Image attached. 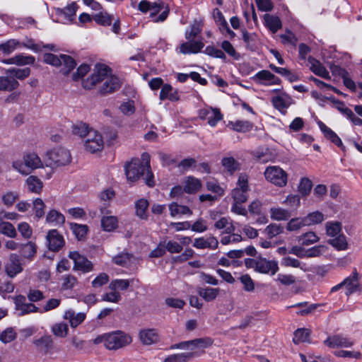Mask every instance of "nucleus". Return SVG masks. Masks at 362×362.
Returning <instances> with one entry per match:
<instances>
[{"instance_id": "obj_38", "label": "nucleus", "mask_w": 362, "mask_h": 362, "mask_svg": "<svg viewBox=\"0 0 362 362\" xmlns=\"http://www.w3.org/2000/svg\"><path fill=\"white\" fill-rule=\"evenodd\" d=\"M265 25L273 33H275L281 28V21L279 17L265 14L264 16Z\"/></svg>"}, {"instance_id": "obj_35", "label": "nucleus", "mask_w": 362, "mask_h": 362, "mask_svg": "<svg viewBox=\"0 0 362 362\" xmlns=\"http://www.w3.org/2000/svg\"><path fill=\"white\" fill-rule=\"evenodd\" d=\"M46 222L54 226H62L65 222V217L59 211L52 209L46 216Z\"/></svg>"}, {"instance_id": "obj_8", "label": "nucleus", "mask_w": 362, "mask_h": 362, "mask_svg": "<svg viewBox=\"0 0 362 362\" xmlns=\"http://www.w3.org/2000/svg\"><path fill=\"white\" fill-rule=\"evenodd\" d=\"M266 180L279 187H284L288 182V174L277 165H270L266 168L264 173Z\"/></svg>"}, {"instance_id": "obj_50", "label": "nucleus", "mask_w": 362, "mask_h": 362, "mask_svg": "<svg viewBox=\"0 0 362 362\" xmlns=\"http://www.w3.org/2000/svg\"><path fill=\"white\" fill-rule=\"evenodd\" d=\"M284 232V228L277 223H271L264 229V233L269 238H273Z\"/></svg>"}, {"instance_id": "obj_60", "label": "nucleus", "mask_w": 362, "mask_h": 362, "mask_svg": "<svg viewBox=\"0 0 362 362\" xmlns=\"http://www.w3.org/2000/svg\"><path fill=\"white\" fill-rule=\"evenodd\" d=\"M33 211L37 218H42L45 215V204L42 199L36 198L33 202Z\"/></svg>"}, {"instance_id": "obj_56", "label": "nucleus", "mask_w": 362, "mask_h": 362, "mask_svg": "<svg viewBox=\"0 0 362 362\" xmlns=\"http://www.w3.org/2000/svg\"><path fill=\"white\" fill-rule=\"evenodd\" d=\"M221 163L225 169L230 173H233L239 169V163L232 157L223 158Z\"/></svg>"}, {"instance_id": "obj_37", "label": "nucleus", "mask_w": 362, "mask_h": 362, "mask_svg": "<svg viewBox=\"0 0 362 362\" xmlns=\"http://www.w3.org/2000/svg\"><path fill=\"white\" fill-rule=\"evenodd\" d=\"M304 218V225L306 226H311L313 225L321 223L325 220V215L319 211H315L311 213H309Z\"/></svg>"}, {"instance_id": "obj_1", "label": "nucleus", "mask_w": 362, "mask_h": 362, "mask_svg": "<svg viewBox=\"0 0 362 362\" xmlns=\"http://www.w3.org/2000/svg\"><path fill=\"white\" fill-rule=\"evenodd\" d=\"M104 81L100 88L102 93H111L119 88V79L111 75L110 69L105 64H96L93 74L83 81L82 86L85 89H92L100 82Z\"/></svg>"}, {"instance_id": "obj_33", "label": "nucleus", "mask_w": 362, "mask_h": 362, "mask_svg": "<svg viewBox=\"0 0 362 362\" xmlns=\"http://www.w3.org/2000/svg\"><path fill=\"white\" fill-rule=\"evenodd\" d=\"M198 294L206 302L215 300L219 295V288L205 287L199 288L197 291Z\"/></svg>"}, {"instance_id": "obj_32", "label": "nucleus", "mask_w": 362, "mask_h": 362, "mask_svg": "<svg viewBox=\"0 0 362 362\" xmlns=\"http://www.w3.org/2000/svg\"><path fill=\"white\" fill-rule=\"evenodd\" d=\"M160 100L168 99L170 101L175 102L180 99L177 90H173V87L169 84H164L160 90Z\"/></svg>"}, {"instance_id": "obj_11", "label": "nucleus", "mask_w": 362, "mask_h": 362, "mask_svg": "<svg viewBox=\"0 0 362 362\" xmlns=\"http://www.w3.org/2000/svg\"><path fill=\"white\" fill-rule=\"evenodd\" d=\"M145 170L146 165H143L139 159H132L125 165V174L130 182L137 180Z\"/></svg>"}, {"instance_id": "obj_26", "label": "nucleus", "mask_w": 362, "mask_h": 362, "mask_svg": "<svg viewBox=\"0 0 362 362\" xmlns=\"http://www.w3.org/2000/svg\"><path fill=\"white\" fill-rule=\"evenodd\" d=\"M310 69L315 74L325 79H330L331 76L326 68L314 58L309 57Z\"/></svg>"}, {"instance_id": "obj_28", "label": "nucleus", "mask_w": 362, "mask_h": 362, "mask_svg": "<svg viewBox=\"0 0 362 362\" xmlns=\"http://www.w3.org/2000/svg\"><path fill=\"white\" fill-rule=\"evenodd\" d=\"M202 186L201 180L193 176L187 177L184 181V191L187 194H195Z\"/></svg>"}, {"instance_id": "obj_21", "label": "nucleus", "mask_w": 362, "mask_h": 362, "mask_svg": "<svg viewBox=\"0 0 362 362\" xmlns=\"http://www.w3.org/2000/svg\"><path fill=\"white\" fill-rule=\"evenodd\" d=\"M33 344L37 350L42 354H52L53 341L51 337L45 335L39 339H34Z\"/></svg>"}, {"instance_id": "obj_53", "label": "nucleus", "mask_w": 362, "mask_h": 362, "mask_svg": "<svg viewBox=\"0 0 362 362\" xmlns=\"http://www.w3.org/2000/svg\"><path fill=\"white\" fill-rule=\"evenodd\" d=\"M36 252L37 246L34 243L31 241L25 244L21 249L23 257L27 259L33 258L35 255Z\"/></svg>"}, {"instance_id": "obj_41", "label": "nucleus", "mask_w": 362, "mask_h": 362, "mask_svg": "<svg viewBox=\"0 0 362 362\" xmlns=\"http://www.w3.org/2000/svg\"><path fill=\"white\" fill-rule=\"evenodd\" d=\"M148 202L146 199H140L135 203L136 215L141 219H147Z\"/></svg>"}, {"instance_id": "obj_22", "label": "nucleus", "mask_w": 362, "mask_h": 362, "mask_svg": "<svg viewBox=\"0 0 362 362\" xmlns=\"http://www.w3.org/2000/svg\"><path fill=\"white\" fill-rule=\"evenodd\" d=\"M218 241L214 236L201 237L194 239L193 246L197 249L215 250L218 247Z\"/></svg>"}, {"instance_id": "obj_52", "label": "nucleus", "mask_w": 362, "mask_h": 362, "mask_svg": "<svg viewBox=\"0 0 362 362\" xmlns=\"http://www.w3.org/2000/svg\"><path fill=\"white\" fill-rule=\"evenodd\" d=\"M120 112L127 116L132 115L136 110L134 101L132 100H127L121 103L119 107Z\"/></svg>"}, {"instance_id": "obj_17", "label": "nucleus", "mask_w": 362, "mask_h": 362, "mask_svg": "<svg viewBox=\"0 0 362 362\" xmlns=\"http://www.w3.org/2000/svg\"><path fill=\"white\" fill-rule=\"evenodd\" d=\"M293 102L292 98L284 91H280L279 94L272 98L274 107L283 113L286 112Z\"/></svg>"}, {"instance_id": "obj_48", "label": "nucleus", "mask_w": 362, "mask_h": 362, "mask_svg": "<svg viewBox=\"0 0 362 362\" xmlns=\"http://www.w3.org/2000/svg\"><path fill=\"white\" fill-rule=\"evenodd\" d=\"M319 240V237L316 235L315 233L313 231H310L301 235L299 237L298 241L303 245H310L317 243Z\"/></svg>"}, {"instance_id": "obj_27", "label": "nucleus", "mask_w": 362, "mask_h": 362, "mask_svg": "<svg viewBox=\"0 0 362 362\" xmlns=\"http://www.w3.org/2000/svg\"><path fill=\"white\" fill-rule=\"evenodd\" d=\"M139 339L144 344L150 345L159 340L158 332L154 329H145L139 332Z\"/></svg>"}, {"instance_id": "obj_63", "label": "nucleus", "mask_w": 362, "mask_h": 362, "mask_svg": "<svg viewBox=\"0 0 362 362\" xmlns=\"http://www.w3.org/2000/svg\"><path fill=\"white\" fill-rule=\"evenodd\" d=\"M312 182L307 177H303L300 180L298 185V192L302 196H307L311 191Z\"/></svg>"}, {"instance_id": "obj_19", "label": "nucleus", "mask_w": 362, "mask_h": 362, "mask_svg": "<svg viewBox=\"0 0 362 362\" xmlns=\"http://www.w3.org/2000/svg\"><path fill=\"white\" fill-rule=\"evenodd\" d=\"M279 270L278 262L275 260L259 259L256 264V272L274 275Z\"/></svg>"}, {"instance_id": "obj_54", "label": "nucleus", "mask_w": 362, "mask_h": 362, "mask_svg": "<svg viewBox=\"0 0 362 362\" xmlns=\"http://www.w3.org/2000/svg\"><path fill=\"white\" fill-rule=\"evenodd\" d=\"M90 131L88 125L83 122H78L72 126V133L81 138L86 137Z\"/></svg>"}, {"instance_id": "obj_34", "label": "nucleus", "mask_w": 362, "mask_h": 362, "mask_svg": "<svg viewBox=\"0 0 362 362\" xmlns=\"http://www.w3.org/2000/svg\"><path fill=\"white\" fill-rule=\"evenodd\" d=\"M78 8V5L75 2H72L63 9H57V13L59 16H63L66 21L71 22L76 16Z\"/></svg>"}, {"instance_id": "obj_13", "label": "nucleus", "mask_w": 362, "mask_h": 362, "mask_svg": "<svg viewBox=\"0 0 362 362\" xmlns=\"http://www.w3.org/2000/svg\"><path fill=\"white\" fill-rule=\"evenodd\" d=\"M252 79L256 83L266 86L277 85L281 83V79L268 70H262L255 74Z\"/></svg>"}, {"instance_id": "obj_45", "label": "nucleus", "mask_w": 362, "mask_h": 362, "mask_svg": "<svg viewBox=\"0 0 362 362\" xmlns=\"http://www.w3.org/2000/svg\"><path fill=\"white\" fill-rule=\"evenodd\" d=\"M21 298L16 299V309L20 312V315H25L30 313H34L37 310V308L33 303H21Z\"/></svg>"}, {"instance_id": "obj_46", "label": "nucleus", "mask_w": 362, "mask_h": 362, "mask_svg": "<svg viewBox=\"0 0 362 362\" xmlns=\"http://www.w3.org/2000/svg\"><path fill=\"white\" fill-rule=\"evenodd\" d=\"M206 187L207 190L216 194V196L222 197L225 194V189L222 187L218 181L209 180L206 182Z\"/></svg>"}, {"instance_id": "obj_36", "label": "nucleus", "mask_w": 362, "mask_h": 362, "mask_svg": "<svg viewBox=\"0 0 362 362\" xmlns=\"http://www.w3.org/2000/svg\"><path fill=\"white\" fill-rule=\"evenodd\" d=\"M270 217L275 221H286L291 217V212L281 207H272L269 210Z\"/></svg>"}, {"instance_id": "obj_23", "label": "nucleus", "mask_w": 362, "mask_h": 362, "mask_svg": "<svg viewBox=\"0 0 362 362\" xmlns=\"http://www.w3.org/2000/svg\"><path fill=\"white\" fill-rule=\"evenodd\" d=\"M85 313H76L74 310L69 309L65 311L64 319L69 321L71 327L75 328L81 324L86 319Z\"/></svg>"}, {"instance_id": "obj_43", "label": "nucleus", "mask_w": 362, "mask_h": 362, "mask_svg": "<svg viewBox=\"0 0 362 362\" xmlns=\"http://www.w3.org/2000/svg\"><path fill=\"white\" fill-rule=\"evenodd\" d=\"M76 65V64L71 57L62 54V65L60 66H62L61 71L63 74L67 75L75 68Z\"/></svg>"}, {"instance_id": "obj_30", "label": "nucleus", "mask_w": 362, "mask_h": 362, "mask_svg": "<svg viewBox=\"0 0 362 362\" xmlns=\"http://www.w3.org/2000/svg\"><path fill=\"white\" fill-rule=\"evenodd\" d=\"M101 226L105 231L111 232L118 226V219L117 216L104 214L101 218Z\"/></svg>"}, {"instance_id": "obj_3", "label": "nucleus", "mask_w": 362, "mask_h": 362, "mask_svg": "<svg viewBox=\"0 0 362 362\" xmlns=\"http://www.w3.org/2000/svg\"><path fill=\"white\" fill-rule=\"evenodd\" d=\"M137 10L142 13H149V18L153 23L164 22L169 15V8L161 0L149 1L141 0L137 5Z\"/></svg>"}, {"instance_id": "obj_44", "label": "nucleus", "mask_w": 362, "mask_h": 362, "mask_svg": "<svg viewBox=\"0 0 362 362\" xmlns=\"http://www.w3.org/2000/svg\"><path fill=\"white\" fill-rule=\"evenodd\" d=\"M6 73L8 74L10 77H13V78L23 80L30 74V68H24V69H16L11 68L6 70Z\"/></svg>"}, {"instance_id": "obj_16", "label": "nucleus", "mask_w": 362, "mask_h": 362, "mask_svg": "<svg viewBox=\"0 0 362 362\" xmlns=\"http://www.w3.org/2000/svg\"><path fill=\"white\" fill-rule=\"evenodd\" d=\"M69 257L73 259L74 262V269L80 270L84 273H87L93 270V266L91 262L84 256L81 255L78 252H70Z\"/></svg>"}, {"instance_id": "obj_39", "label": "nucleus", "mask_w": 362, "mask_h": 362, "mask_svg": "<svg viewBox=\"0 0 362 362\" xmlns=\"http://www.w3.org/2000/svg\"><path fill=\"white\" fill-rule=\"evenodd\" d=\"M227 126L233 131L238 132H248L251 130L252 128V124L251 122L243 120L229 122Z\"/></svg>"}, {"instance_id": "obj_10", "label": "nucleus", "mask_w": 362, "mask_h": 362, "mask_svg": "<svg viewBox=\"0 0 362 362\" xmlns=\"http://www.w3.org/2000/svg\"><path fill=\"white\" fill-rule=\"evenodd\" d=\"M104 142L101 134L95 130L90 129L84 140V147L87 151L95 153L101 151Z\"/></svg>"}, {"instance_id": "obj_40", "label": "nucleus", "mask_w": 362, "mask_h": 362, "mask_svg": "<svg viewBox=\"0 0 362 362\" xmlns=\"http://www.w3.org/2000/svg\"><path fill=\"white\" fill-rule=\"evenodd\" d=\"M95 22L103 26H109L113 20L112 16L107 13V11L101 10L93 16Z\"/></svg>"}, {"instance_id": "obj_25", "label": "nucleus", "mask_w": 362, "mask_h": 362, "mask_svg": "<svg viewBox=\"0 0 362 362\" xmlns=\"http://www.w3.org/2000/svg\"><path fill=\"white\" fill-rule=\"evenodd\" d=\"M25 185L30 192L36 194H40L43 188L42 181L36 175L28 176L25 180Z\"/></svg>"}, {"instance_id": "obj_5", "label": "nucleus", "mask_w": 362, "mask_h": 362, "mask_svg": "<svg viewBox=\"0 0 362 362\" xmlns=\"http://www.w3.org/2000/svg\"><path fill=\"white\" fill-rule=\"evenodd\" d=\"M47 162L46 167H49V172L45 175L41 174L45 179L49 180L53 174V168L60 167L69 164L71 160V156L67 149L62 147L54 148L49 151L47 154Z\"/></svg>"}, {"instance_id": "obj_49", "label": "nucleus", "mask_w": 362, "mask_h": 362, "mask_svg": "<svg viewBox=\"0 0 362 362\" xmlns=\"http://www.w3.org/2000/svg\"><path fill=\"white\" fill-rule=\"evenodd\" d=\"M281 264L286 267H291L293 268H300L303 271L307 270L305 264L301 263L298 259L291 257H284L282 259Z\"/></svg>"}, {"instance_id": "obj_15", "label": "nucleus", "mask_w": 362, "mask_h": 362, "mask_svg": "<svg viewBox=\"0 0 362 362\" xmlns=\"http://www.w3.org/2000/svg\"><path fill=\"white\" fill-rule=\"evenodd\" d=\"M198 115L201 119H207L208 124L212 127H216L223 119V115L218 108H203L199 111Z\"/></svg>"}, {"instance_id": "obj_58", "label": "nucleus", "mask_w": 362, "mask_h": 362, "mask_svg": "<svg viewBox=\"0 0 362 362\" xmlns=\"http://www.w3.org/2000/svg\"><path fill=\"white\" fill-rule=\"evenodd\" d=\"M52 333L58 337H65L69 331L68 325L64 322L54 325L52 327Z\"/></svg>"}, {"instance_id": "obj_55", "label": "nucleus", "mask_w": 362, "mask_h": 362, "mask_svg": "<svg viewBox=\"0 0 362 362\" xmlns=\"http://www.w3.org/2000/svg\"><path fill=\"white\" fill-rule=\"evenodd\" d=\"M304 218H291L286 224V228L288 231H296L298 230L303 227L306 226L304 225Z\"/></svg>"}, {"instance_id": "obj_57", "label": "nucleus", "mask_w": 362, "mask_h": 362, "mask_svg": "<svg viewBox=\"0 0 362 362\" xmlns=\"http://www.w3.org/2000/svg\"><path fill=\"white\" fill-rule=\"evenodd\" d=\"M309 336H310V331L308 329H303V328L298 329L294 332V336H293V340L295 344L305 342V341H308Z\"/></svg>"}, {"instance_id": "obj_64", "label": "nucleus", "mask_w": 362, "mask_h": 362, "mask_svg": "<svg viewBox=\"0 0 362 362\" xmlns=\"http://www.w3.org/2000/svg\"><path fill=\"white\" fill-rule=\"evenodd\" d=\"M110 292L105 293L102 295L101 300L109 303H117L121 299L122 296L118 291L115 290H110Z\"/></svg>"}, {"instance_id": "obj_29", "label": "nucleus", "mask_w": 362, "mask_h": 362, "mask_svg": "<svg viewBox=\"0 0 362 362\" xmlns=\"http://www.w3.org/2000/svg\"><path fill=\"white\" fill-rule=\"evenodd\" d=\"M168 207L172 217H180L184 215L190 216L192 214V210L188 206L178 204L176 202L170 204Z\"/></svg>"}, {"instance_id": "obj_47", "label": "nucleus", "mask_w": 362, "mask_h": 362, "mask_svg": "<svg viewBox=\"0 0 362 362\" xmlns=\"http://www.w3.org/2000/svg\"><path fill=\"white\" fill-rule=\"evenodd\" d=\"M6 76L1 77V90H12L16 88L19 83L16 79L10 77L6 72Z\"/></svg>"}, {"instance_id": "obj_14", "label": "nucleus", "mask_w": 362, "mask_h": 362, "mask_svg": "<svg viewBox=\"0 0 362 362\" xmlns=\"http://www.w3.org/2000/svg\"><path fill=\"white\" fill-rule=\"evenodd\" d=\"M354 344V342L351 339L340 334L329 336L324 341V344L331 349L349 348Z\"/></svg>"}, {"instance_id": "obj_51", "label": "nucleus", "mask_w": 362, "mask_h": 362, "mask_svg": "<svg viewBox=\"0 0 362 362\" xmlns=\"http://www.w3.org/2000/svg\"><path fill=\"white\" fill-rule=\"evenodd\" d=\"M19 197L18 191H8L1 197V201L6 206H11L19 199Z\"/></svg>"}, {"instance_id": "obj_12", "label": "nucleus", "mask_w": 362, "mask_h": 362, "mask_svg": "<svg viewBox=\"0 0 362 362\" xmlns=\"http://www.w3.org/2000/svg\"><path fill=\"white\" fill-rule=\"evenodd\" d=\"M47 247L52 252H58L65 244L62 234L56 229L49 230L46 235Z\"/></svg>"}, {"instance_id": "obj_6", "label": "nucleus", "mask_w": 362, "mask_h": 362, "mask_svg": "<svg viewBox=\"0 0 362 362\" xmlns=\"http://www.w3.org/2000/svg\"><path fill=\"white\" fill-rule=\"evenodd\" d=\"M132 341L131 336L122 331H116L98 337L95 339V344L103 342L104 346L110 350L121 349Z\"/></svg>"}, {"instance_id": "obj_62", "label": "nucleus", "mask_w": 362, "mask_h": 362, "mask_svg": "<svg viewBox=\"0 0 362 362\" xmlns=\"http://www.w3.org/2000/svg\"><path fill=\"white\" fill-rule=\"evenodd\" d=\"M133 257L128 253H121L113 257L115 264L121 267H127L132 262Z\"/></svg>"}, {"instance_id": "obj_24", "label": "nucleus", "mask_w": 362, "mask_h": 362, "mask_svg": "<svg viewBox=\"0 0 362 362\" xmlns=\"http://www.w3.org/2000/svg\"><path fill=\"white\" fill-rule=\"evenodd\" d=\"M35 59L31 55H25L23 54H18L14 57L4 60L2 62L7 64H16L18 66L32 65L35 63Z\"/></svg>"}, {"instance_id": "obj_4", "label": "nucleus", "mask_w": 362, "mask_h": 362, "mask_svg": "<svg viewBox=\"0 0 362 362\" xmlns=\"http://www.w3.org/2000/svg\"><path fill=\"white\" fill-rule=\"evenodd\" d=\"M12 167L21 175H28L34 170L46 166L36 153L25 152L21 159L13 161Z\"/></svg>"}, {"instance_id": "obj_7", "label": "nucleus", "mask_w": 362, "mask_h": 362, "mask_svg": "<svg viewBox=\"0 0 362 362\" xmlns=\"http://www.w3.org/2000/svg\"><path fill=\"white\" fill-rule=\"evenodd\" d=\"M326 234L330 237L328 243L337 250L349 247L346 237L342 233V226L339 221H328L325 224Z\"/></svg>"}, {"instance_id": "obj_2", "label": "nucleus", "mask_w": 362, "mask_h": 362, "mask_svg": "<svg viewBox=\"0 0 362 362\" xmlns=\"http://www.w3.org/2000/svg\"><path fill=\"white\" fill-rule=\"evenodd\" d=\"M202 30V21H194L185 32V37L187 41L180 44V47L177 48L179 52L182 54H197L200 52L204 47L202 37H199Z\"/></svg>"}, {"instance_id": "obj_18", "label": "nucleus", "mask_w": 362, "mask_h": 362, "mask_svg": "<svg viewBox=\"0 0 362 362\" xmlns=\"http://www.w3.org/2000/svg\"><path fill=\"white\" fill-rule=\"evenodd\" d=\"M5 272L10 277H14L23 270L20 257L16 254H11L8 260L5 263Z\"/></svg>"}, {"instance_id": "obj_31", "label": "nucleus", "mask_w": 362, "mask_h": 362, "mask_svg": "<svg viewBox=\"0 0 362 362\" xmlns=\"http://www.w3.org/2000/svg\"><path fill=\"white\" fill-rule=\"evenodd\" d=\"M318 125L320 130L324 133L325 136L332 141L339 147L344 148V146L341 139L328 127H327L322 122H318Z\"/></svg>"}, {"instance_id": "obj_20", "label": "nucleus", "mask_w": 362, "mask_h": 362, "mask_svg": "<svg viewBox=\"0 0 362 362\" xmlns=\"http://www.w3.org/2000/svg\"><path fill=\"white\" fill-rule=\"evenodd\" d=\"M359 274L355 269L351 275L346 277L342 281L343 285L346 288V294L349 296L354 292L361 291V284L358 283Z\"/></svg>"}, {"instance_id": "obj_59", "label": "nucleus", "mask_w": 362, "mask_h": 362, "mask_svg": "<svg viewBox=\"0 0 362 362\" xmlns=\"http://www.w3.org/2000/svg\"><path fill=\"white\" fill-rule=\"evenodd\" d=\"M283 204L289 208L297 209L300 205V198L298 194H288L282 202Z\"/></svg>"}, {"instance_id": "obj_42", "label": "nucleus", "mask_w": 362, "mask_h": 362, "mask_svg": "<svg viewBox=\"0 0 362 362\" xmlns=\"http://www.w3.org/2000/svg\"><path fill=\"white\" fill-rule=\"evenodd\" d=\"M132 281H133V279H113L109 284L108 288L110 290H115L118 292L119 291H125L129 288Z\"/></svg>"}, {"instance_id": "obj_61", "label": "nucleus", "mask_w": 362, "mask_h": 362, "mask_svg": "<svg viewBox=\"0 0 362 362\" xmlns=\"http://www.w3.org/2000/svg\"><path fill=\"white\" fill-rule=\"evenodd\" d=\"M18 47H21V42L15 39H11L1 44V51L6 54L13 52Z\"/></svg>"}, {"instance_id": "obj_9", "label": "nucleus", "mask_w": 362, "mask_h": 362, "mask_svg": "<svg viewBox=\"0 0 362 362\" xmlns=\"http://www.w3.org/2000/svg\"><path fill=\"white\" fill-rule=\"evenodd\" d=\"M249 190L248 175L245 173L240 174L236 187L231 192L233 201L238 203L245 202L247 200V192Z\"/></svg>"}]
</instances>
